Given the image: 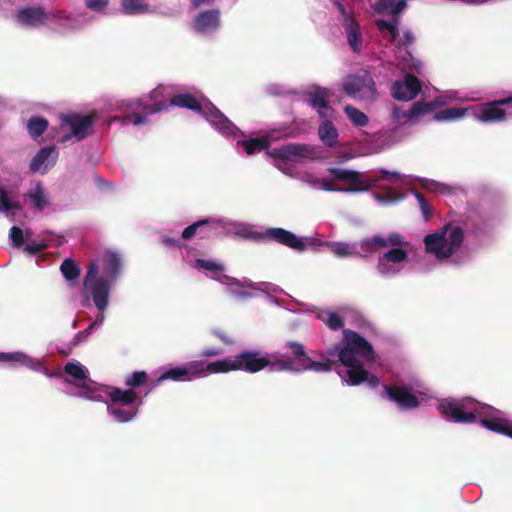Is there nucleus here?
Instances as JSON below:
<instances>
[{"instance_id": "nucleus-1", "label": "nucleus", "mask_w": 512, "mask_h": 512, "mask_svg": "<svg viewBox=\"0 0 512 512\" xmlns=\"http://www.w3.org/2000/svg\"><path fill=\"white\" fill-rule=\"evenodd\" d=\"M405 243L404 237L398 232H392L387 237L380 234L363 239L360 247L365 252H376L380 249L392 246L378 257L377 271L385 277L396 275L400 268L398 265L407 261L408 253L401 246Z\"/></svg>"}, {"instance_id": "nucleus-2", "label": "nucleus", "mask_w": 512, "mask_h": 512, "mask_svg": "<svg viewBox=\"0 0 512 512\" xmlns=\"http://www.w3.org/2000/svg\"><path fill=\"white\" fill-rule=\"evenodd\" d=\"M98 272V263L96 261L91 262L83 281L82 295L86 302L92 299L96 308L103 312L108 306L111 281H108L107 278L98 277ZM103 320L104 314L101 313L99 319L92 323L85 332H89L97 322H102Z\"/></svg>"}, {"instance_id": "nucleus-3", "label": "nucleus", "mask_w": 512, "mask_h": 512, "mask_svg": "<svg viewBox=\"0 0 512 512\" xmlns=\"http://www.w3.org/2000/svg\"><path fill=\"white\" fill-rule=\"evenodd\" d=\"M464 241V231L459 226L447 224L439 231L424 238L425 249L438 260L448 259L456 253Z\"/></svg>"}, {"instance_id": "nucleus-4", "label": "nucleus", "mask_w": 512, "mask_h": 512, "mask_svg": "<svg viewBox=\"0 0 512 512\" xmlns=\"http://www.w3.org/2000/svg\"><path fill=\"white\" fill-rule=\"evenodd\" d=\"M342 90L351 98L373 102L377 98L376 85L370 71L360 69L348 75L342 84Z\"/></svg>"}, {"instance_id": "nucleus-5", "label": "nucleus", "mask_w": 512, "mask_h": 512, "mask_svg": "<svg viewBox=\"0 0 512 512\" xmlns=\"http://www.w3.org/2000/svg\"><path fill=\"white\" fill-rule=\"evenodd\" d=\"M482 404L472 398L461 400L445 399L440 402L438 408L442 415L451 418L457 423H473L477 415L481 414Z\"/></svg>"}, {"instance_id": "nucleus-6", "label": "nucleus", "mask_w": 512, "mask_h": 512, "mask_svg": "<svg viewBox=\"0 0 512 512\" xmlns=\"http://www.w3.org/2000/svg\"><path fill=\"white\" fill-rule=\"evenodd\" d=\"M328 171L333 175L335 180L344 181L350 184L345 188H338L332 184L330 180H318L319 185L325 191H341V192H364L371 189L378 179L371 181H363L361 173L355 170H347L341 168H329Z\"/></svg>"}, {"instance_id": "nucleus-7", "label": "nucleus", "mask_w": 512, "mask_h": 512, "mask_svg": "<svg viewBox=\"0 0 512 512\" xmlns=\"http://www.w3.org/2000/svg\"><path fill=\"white\" fill-rule=\"evenodd\" d=\"M95 121L94 114L79 115L77 113H68L60 115V129H70L71 132L62 135L58 141L61 143L68 142L72 137L78 141L85 139L92 132V127Z\"/></svg>"}, {"instance_id": "nucleus-8", "label": "nucleus", "mask_w": 512, "mask_h": 512, "mask_svg": "<svg viewBox=\"0 0 512 512\" xmlns=\"http://www.w3.org/2000/svg\"><path fill=\"white\" fill-rule=\"evenodd\" d=\"M500 414L498 409L482 404L481 414L478 416L481 417L480 423L483 427L512 438V421L500 417Z\"/></svg>"}, {"instance_id": "nucleus-9", "label": "nucleus", "mask_w": 512, "mask_h": 512, "mask_svg": "<svg viewBox=\"0 0 512 512\" xmlns=\"http://www.w3.org/2000/svg\"><path fill=\"white\" fill-rule=\"evenodd\" d=\"M313 152V147L308 144L289 143L270 150L268 154L275 160L299 162L312 155Z\"/></svg>"}, {"instance_id": "nucleus-10", "label": "nucleus", "mask_w": 512, "mask_h": 512, "mask_svg": "<svg viewBox=\"0 0 512 512\" xmlns=\"http://www.w3.org/2000/svg\"><path fill=\"white\" fill-rule=\"evenodd\" d=\"M382 397H387L390 401L397 404L401 410H410L419 406L418 398L410 392L405 385H384Z\"/></svg>"}, {"instance_id": "nucleus-11", "label": "nucleus", "mask_w": 512, "mask_h": 512, "mask_svg": "<svg viewBox=\"0 0 512 512\" xmlns=\"http://www.w3.org/2000/svg\"><path fill=\"white\" fill-rule=\"evenodd\" d=\"M235 369L249 373H256L270 364V359L262 356L259 351L246 350L234 357Z\"/></svg>"}, {"instance_id": "nucleus-12", "label": "nucleus", "mask_w": 512, "mask_h": 512, "mask_svg": "<svg viewBox=\"0 0 512 512\" xmlns=\"http://www.w3.org/2000/svg\"><path fill=\"white\" fill-rule=\"evenodd\" d=\"M306 100L309 105L316 109L321 118H328L333 109L329 105V99L332 96V92L321 86H314L306 92Z\"/></svg>"}, {"instance_id": "nucleus-13", "label": "nucleus", "mask_w": 512, "mask_h": 512, "mask_svg": "<svg viewBox=\"0 0 512 512\" xmlns=\"http://www.w3.org/2000/svg\"><path fill=\"white\" fill-rule=\"evenodd\" d=\"M421 90V82L414 74H407L403 81H397L392 86V96L400 101L414 99Z\"/></svg>"}, {"instance_id": "nucleus-14", "label": "nucleus", "mask_w": 512, "mask_h": 512, "mask_svg": "<svg viewBox=\"0 0 512 512\" xmlns=\"http://www.w3.org/2000/svg\"><path fill=\"white\" fill-rule=\"evenodd\" d=\"M58 151L55 146L41 148L32 158L29 169L31 172L47 173L57 162Z\"/></svg>"}, {"instance_id": "nucleus-15", "label": "nucleus", "mask_w": 512, "mask_h": 512, "mask_svg": "<svg viewBox=\"0 0 512 512\" xmlns=\"http://www.w3.org/2000/svg\"><path fill=\"white\" fill-rule=\"evenodd\" d=\"M50 14L40 6H31L19 9L16 12V21L25 27L36 28L42 26L49 19Z\"/></svg>"}, {"instance_id": "nucleus-16", "label": "nucleus", "mask_w": 512, "mask_h": 512, "mask_svg": "<svg viewBox=\"0 0 512 512\" xmlns=\"http://www.w3.org/2000/svg\"><path fill=\"white\" fill-rule=\"evenodd\" d=\"M345 343L351 347L361 358L372 362L375 359V352L372 345L359 333L352 330H344Z\"/></svg>"}, {"instance_id": "nucleus-17", "label": "nucleus", "mask_w": 512, "mask_h": 512, "mask_svg": "<svg viewBox=\"0 0 512 512\" xmlns=\"http://www.w3.org/2000/svg\"><path fill=\"white\" fill-rule=\"evenodd\" d=\"M264 238L276 241L277 243L287 246L295 251L301 252L306 249V244L302 239L284 228H269L266 230Z\"/></svg>"}, {"instance_id": "nucleus-18", "label": "nucleus", "mask_w": 512, "mask_h": 512, "mask_svg": "<svg viewBox=\"0 0 512 512\" xmlns=\"http://www.w3.org/2000/svg\"><path fill=\"white\" fill-rule=\"evenodd\" d=\"M512 105V94L509 97L484 104L480 111V120L483 122H502L506 120L507 112L501 106Z\"/></svg>"}, {"instance_id": "nucleus-19", "label": "nucleus", "mask_w": 512, "mask_h": 512, "mask_svg": "<svg viewBox=\"0 0 512 512\" xmlns=\"http://www.w3.org/2000/svg\"><path fill=\"white\" fill-rule=\"evenodd\" d=\"M203 114L207 120L225 134H232L235 125L212 103L203 106Z\"/></svg>"}, {"instance_id": "nucleus-20", "label": "nucleus", "mask_w": 512, "mask_h": 512, "mask_svg": "<svg viewBox=\"0 0 512 512\" xmlns=\"http://www.w3.org/2000/svg\"><path fill=\"white\" fill-rule=\"evenodd\" d=\"M220 25V11L211 9L201 12L193 21V29L198 33L215 31Z\"/></svg>"}, {"instance_id": "nucleus-21", "label": "nucleus", "mask_w": 512, "mask_h": 512, "mask_svg": "<svg viewBox=\"0 0 512 512\" xmlns=\"http://www.w3.org/2000/svg\"><path fill=\"white\" fill-rule=\"evenodd\" d=\"M171 88L165 85H158L150 93V100L153 102L152 105H144L143 108L148 110L150 113H158L163 110L170 108L168 98L171 99Z\"/></svg>"}, {"instance_id": "nucleus-22", "label": "nucleus", "mask_w": 512, "mask_h": 512, "mask_svg": "<svg viewBox=\"0 0 512 512\" xmlns=\"http://www.w3.org/2000/svg\"><path fill=\"white\" fill-rule=\"evenodd\" d=\"M346 374L350 385L355 386L363 382H367L371 388H376L379 385V378L376 375L369 373L363 367V363L348 367Z\"/></svg>"}, {"instance_id": "nucleus-23", "label": "nucleus", "mask_w": 512, "mask_h": 512, "mask_svg": "<svg viewBox=\"0 0 512 512\" xmlns=\"http://www.w3.org/2000/svg\"><path fill=\"white\" fill-rule=\"evenodd\" d=\"M103 264V278H107L108 281L113 282L121 268V259L116 252L107 251L103 255L102 259Z\"/></svg>"}, {"instance_id": "nucleus-24", "label": "nucleus", "mask_w": 512, "mask_h": 512, "mask_svg": "<svg viewBox=\"0 0 512 512\" xmlns=\"http://www.w3.org/2000/svg\"><path fill=\"white\" fill-rule=\"evenodd\" d=\"M348 43L354 52H359L362 47V34L359 24L351 17L346 16V23H344Z\"/></svg>"}, {"instance_id": "nucleus-25", "label": "nucleus", "mask_w": 512, "mask_h": 512, "mask_svg": "<svg viewBox=\"0 0 512 512\" xmlns=\"http://www.w3.org/2000/svg\"><path fill=\"white\" fill-rule=\"evenodd\" d=\"M169 105L170 107L177 106L186 108L197 113L203 111L201 103L190 93H179L172 96Z\"/></svg>"}, {"instance_id": "nucleus-26", "label": "nucleus", "mask_w": 512, "mask_h": 512, "mask_svg": "<svg viewBox=\"0 0 512 512\" xmlns=\"http://www.w3.org/2000/svg\"><path fill=\"white\" fill-rule=\"evenodd\" d=\"M318 136L322 143L330 148L338 146V131L334 124L326 120L319 125Z\"/></svg>"}, {"instance_id": "nucleus-27", "label": "nucleus", "mask_w": 512, "mask_h": 512, "mask_svg": "<svg viewBox=\"0 0 512 512\" xmlns=\"http://www.w3.org/2000/svg\"><path fill=\"white\" fill-rule=\"evenodd\" d=\"M108 396L112 402L111 405L121 404L123 406H129L136 402L138 395L132 390H124L118 387H113L108 392Z\"/></svg>"}, {"instance_id": "nucleus-28", "label": "nucleus", "mask_w": 512, "mask_h": 512, "mask_svg": "<svg viewBox=\"0 0 512 512\" xmlns=\"http://www.w3.org/2000/svg\"><path fill=\"white\" fill-rule=\"evenodd\" d=\"M436 108V104L434 102H424L418 101L412 104L409 109V121L414 124L417 122V119L421 116H424L430 112H432Z\"/></svg>"}, {"instance_id": "nucleus-29", "label": "nucleus", "mask_w": 512, "mask_h": 512, "mask_svg": "<svg viewBox=\"0 0 512 512\" xmlns=\"http://www.w3.org/2000/svg\"><path fill=\"white\" fill-rule=\"evenodd\" d=\"M241 145L243 146L248 155H252L255 152H261L267 149L270 146V140L266 136H261L257 138L244 140L241 142Z\"/></svg>"}, {"instance_id": "nucleus-30", "label": "nucleus", "mask_w": 512, "mask_h": 512, "mask_svg": "<svg viewBox=\"0 0 512 512\" xmlns=\"http://www.w3.org/2000/svg\"><path fill=\"white\" fill-rule=\"evenodd\" d=\"M216 223L217 220L214 218H206L196 221L183 230L181 237L183 240H190L192 237L197 235L200 228H212Z\"/></svg>"}, {"instance_id": "nucleus-31", "label": "nucleus", "mask_w": 512, "mask_h": 512, "mask_svg": "<svg viewBox=\"0 0 512 512\" xmlns=\"http://www.w3.org/2000/svg\"><path fill=\"white\" fill-rule=\"evenodd\" d=\"M335 349L338 350L339 361L347 368L362 363L357 359L356 356L358 355L347 344L345 346H336Z\"/></svg>"}, {"instance_id": "nucleus-32", "label": "nucleus", "mask_w": 512, "mask_h": 512, "mask_svg": "<svg viewBox=\"0 0 512 512\" xmlns=\"http://www.w3.org/2000/svg\"><path fill=\"white\" fill-rule=\"evenodd\" d=\"M234 358H225L217 360L206 365V370L210 374L226 373L229 371H236Z\"/></svg>"}, {"instance_id": "nucleus-33", "label": "nucleus", "mask_w": 512, "mask_h": 512, "mask_svg": "<svg viewBox=\"0 0 512 512\" xmlns=\"http://www.w3.org/2000/svg\"><path fill=\"white\" fill-rule=\"evenodd\" d=\"M27 130L31 137L41 136L48 128V121L39 116H33L27 121Z\"/></svg>"}, {"instance_id": "nucleus-34", "label": "nucleus", "mask_w": 512, "mask_h": 512, "mask_svg": "<svg viewBox=\"0 0 512 512\" xmlns=\"http://www.w3.org/2000/svg\"><path fill=\"white\" fill-rule=\"evenodd\" d=\"M344 112L354 126L364 127L369 123L368 116L361 110L351 105H346L344 107Z\"/></svg>"}, {"instance_id": "nucleus-35", "label": "nucleus", "mask_w": 512, "mask_h": 512, "mask_svg": "<svg viewBox=\"0 0 512 512\" xmlns=\"http://www.w3.org/2000/svg\"><path fill=\"white\" fill-rule=\"evenodd\" d=\"M107 410L118 422L121 423L131 421L138 412L137 408L134 407L129 409H122L116 407L115 405H108Z\"/></svg>"}, {"instance_id": "nucleus-36", "label": "nucleus", "mask_w": 512, "mask_h": 512, "mask_svg": "<svg viewBox=\"0 0 512 512\" xmlns=\"http://www.w3.org/2000/svg\"><path fill=\"white\" fill-rule=\"evenodd\" d=\"M123 10L126 14H142L149 10L148 4L144 0H121Z\"/></svg>"}, {"instance_id": "nucleus-37", "label": "nucleus", "mask_w": 512, "mask_h": 512, "mask_svg": "<svg viewBox=\"0 0 512 512\" xmlns=\"http://www.w3.org/2000/svg\"><path fill=\"white\" fill-rule=\"evenodd\" d=\"M64 372L78 381H85L88 378V370L80 363L67 362Z\"/></svg>"}, {"instance_id": "nucleus-38", "label": "nucleus", "mask_w": 512, "mask_h": 512, "mask_svg": "<svg viewBox=\"0 0 512 512\" xmlns=\"http://www.w3.org/2000/svg\"><path fill=\"white\" fill-rule=\"evenodd\" d=\"M465 113L466 109L464 108L451 107L436 112L433 119L436 121H451L464 116Z\"/></svg>"}, {"instance_id": "nucleus-39", "label": "nucleus", "mask_w": 512, "mask_h": 512, "mask_svg": "<svg viewBox=\"0 0 512 512\" xmlns=\"http://www.w3.org/2000/svg\"><path fill=\"white\" fill-rule=\"evenodd\" d=\"M60 271L63 274V276L65 277V279L68 281L75 280L80 275L79 266L71 258H67L62 262V264L60 266Z\"/></svg>"}, {"instance_id": "nucleus-40", "label": "nucleus", "mask_w": 512, "mask_h": 512, "mask_svg": "<svg viewBox=\"0 0 512 512\" xmlns=\"http://www.w3.org/2000/svg\"><path fill=\"white\" fill-rule=\"evenodd\" d=\"M0 362H7L12 365L20 364L23 366H29L31 359L21 352L4 353L0 352Z\"/></svg>"}, {"instance_id": "nucleus-41", "label": "nucleus", "mask_w": 512, "mask_h": 512, "mask_svg": "<svg viewBox=\"0 0 512 512\" xmlns=\"http://www.w3.org/2000/svg\"><path fill=\"white\" fill-rule=\"evenodd\" d=\"M333 364L334 362L329 359L326 360L325 362H319L314 361L310 357H308L307 359H305V363L303 364V366L299 369L300 371L311 370L314 372H327L332 369Z\"/></svg>"}, {"instance_id": "nucleus-42", "label": "nucleus", "mask_w": 512, "mask_h": 512, "mask_svg": "<svg viewBox=\"0 0 512 512\" xmlns=\"http://www.w3.org/2000/svg\"><path fill=\"white\" fill-rule=\"evenodd\" d=\"M28 197L33 201L34 207L39 211L44 210L48 206L42 185L39 183L35 189L28 193Z\"/></svg>"}, {"instance_id": "nucleus-43", "label": "nucleus", "mask_w": 512, "mask_h": 512, "mask_svg": "<svg viewBox=\"0 0 512 512\" xmlns=\"http://www.w3.org/2000/svg\"><path fill=\"white\" fill-rule=\"evenodd\" d=\"M286 347L290 349L294 359L298 361V368H301L305 363V359L309 357L306 354L304 345L297 341H288Z\"/></svg>"}, {"instance_id": "nucleus-44", "label": "nucleus", "mask_w": 512, "mask_h": 512, "mask_svg": "<svg viewBox=\"0 0 512 512\" xmlns=\"http://www.w3.org/2000/svg\"><path fill=\"white\" fill-rule=\"evenodd\" d=\"M319 318L334 331L340 330L344 326L342 317L336 312H327L319 315Z\"/></svg>"}, {"instance_id": "nucleus-45", "label": "nucleus", "mask_w": 512, "mask_h": 512, "mask_svg": "<svg viewBox=\"0 0 512 512\" xmlns=\"http://www.w3.org/2000/svg\"><path fill=\"white\" fill-rule=\"evenodd\" d=\"M185 376H188V370L185 367H176L164 372L157 378L156 383L158 384L164 380L181 381Z\"/></svg>"}, {"instance_id": "nucleus-46", "label": "nucleus", "mask_w": 512, "mask_h": 512, "mask_svg": "<svg viewBox=\"0 0 512 512\" xmlns=\"http://www.w3.org/2000/svg\"><path fill=\"white\" fill-rule=\"evenodd\" d=\"M379 6L392 15H398L405 9L407 2L406 0H381Z\"/></svg>"}, {"instance_id": "nucleus-47", "label": "nucleus", "mask_w": 512, "mask_h": 512, "mask_svg": "<svg viewBox=\"0 0 512 512\" xmlns=\"http://www.w3.org/2000/svg\"><path fill=\"white\" fill-rule=\"evenodd\" d=\"M331 251L339 257L355 256L359 253L354 247L344 242H336L330 245Z\"/></svg>"}, {"instance_id": "nucleus-48", "label": "nucleus", "mask_w": 512, "mask_h": 512, "mask_svg": "<svg viewBox=\"0 0 512 512\" xmlns=\"http://www.w3.org/2000/svg\"><path fill=\"white\" fill-rule=\"evenodd\" d=\"M376 27L380 32L387 31L389 33L390 42H394L399 35L396 23H390L387 20L378 19L376 20Z\"/></svg>"}, {"instance_id": "nucleus-49", "label": "nucleus", "mask_w": 512, "mask_h": 512, "mask_svg": "<svg viewBox=\"0 0 512 512\" xmlns=\"http://www.w3.org/2000/svg\"><path fill=\"white\" fill-rule=\"evenodd\" d=\"M271 372L280 371H294L299 372L300 369L295 368L291 360L278 359L275 361L270 360V364L267 366Z\"/></svg>"}, {"instance_id": "nucleus-50", "label": "nucleus", "mask_w": 512, "mask_h": 512, "mask_svg": "<svg viewBox=\"0 0 512 512\" xmlns=\"http://www.w3.org/2000/svg\"><path fill=\"white\" fill-rule=\"evenodd\" d=\"M148 375L144 371H136L132 375L126 378L125 384L131 388H137L146 384Z\"/></svg>"}, {"instance_id": "nucleus-51", "label": "nucleus", "mask_w": 512, "mask_h": 512, "mask_svg": "<svg viewBox=\"0 0 512 512\" xmlns=\"http://www.w3.org/2000/svg\"><path fill=\"white\" fill-rule=\"evenodd\" d=\"M195 267L197 269H203L211 272H222L224 271V266L222 264L216 263L212 260H206L202 258H197L195 260Z\"/></svg>"}, {"instance_id": "nucleus-52", "label": "nucleus", "mask_w": 512, "mask_h": 512, "mask_svg": "<svg viewBox=\"0 0 512 512\" xmlns=\"http://www.w3.org/2000/svg\"><path fill=\"white\" fill-rule=\"evenodd\" d=\"M206 363L204 361H192L185 367L188 370V375H206Z\"/></svg>"}, {"instance_id": "nucleus-53", "label": "nucleus", "mask_w": 512, "mask_h": 512, "mask_svg": "<svg viewBox=\"0 0 512 512\" xmlns=\"http://www.w3.org/2000/svg\"><path fill=\"white\" fill-rule=\"evenodd\" d=\"M9 236L12 240L14 247H16V248L22 247V245L24 244V237H23V231L21 228H19L17 226H13L10 229Z\"/></svg>"}, {"instance_id": "nucleus-54", "label": "nucleus", "mask_w": 512, "mask_h": 512, "mask_svg": "<svg viewBox=\"0 0 512 512\" xmlns=\"http://www.w3.org/2000/svg\"><path fill=\"white\" fill-rule=\"evenodd\" d=\"M416 198L418 200L420 209L422 211V214L426 220H428L432 216V209L428 203V201L425 199L424 195L420 192L416 193Z\"/></svg>"}, {"instance_id": "nucleus-55", "label": "nucleus", "mask_w": 512, "mask_h": 512, "mask_svg": "<svg viewBox=\"0 0 512 512\" xmlns=\"http://www.w3.org/2000/svg\"><path fill=\"white\" fill-rule=\"evenodd\" d=\"M78 391L76 393V396L78 397H85L88 399L94 398V393L96 392V389L91 387L90 385L86 383L77 384Z\"/></svg>"}, {"instance_id": "nucleus-56", "label": "nucleus", "mask_w": 512, "mask_h": 512, "mask_svg": "<svg viewBox=\"0 0 512 512\" xmlns=\"http://www.w3.org/2000/svg\"><path fill=\"white\" fill-rule=\"evenodd\" d=\"M379 173L381 174L380 177H371L370 179H368L367 181H371L373 179H378V181L376 183H378L380 180H384V179H387V180H390V181H397L400 179V174L398 172H390V171H387L385 169H381L379 171ZM377 184H375L373 187H375Z\"/></svg>"}, {"instance_id": "nucleus-57", "label": "nucleus", "mask_w": 512, "mask_h": 512, "mask_svg": "<svg viewBox=\"0 0 512 512\" xmlns=\"http://www.w3.org/2000/svg\"><path fill=\"white\" fill-rule=\"evenodd\" d=\"M146 121H147V117L143 116L139 113H133V114L127 115V116L123 117V120H122V122L124 124L133 123L135 125H140L142 123H145Z\"/></svg>"}, {"instance_id": "nucleus-58", "label": "nucleus", "mask_w": 512, "mask_h": 512, "mask_svg": "<svg viewBox=\"0 0 512 512\" xmlns=\"http://www.w3.org/2000/svg\"><path fill=\"white\" fill-rule=\"evenodd\" d=\"M212 334L225 345L231 346L234 344V340L231 337H229L228 333L222 329H216L212 332Z\"/></svg>"}, {"instance_id": "nucleus-59", "label": "nucleus", "mask_w": 512, "mask_h": 512, "mask_svg": "<svg viewBox=\"0 0 512 512\" xmlns=\"http://www.w3.org/2000/svg\"><path fill=\"white\" fill-rule=\"evenodd\" d=\"M48 247V245L44 242L42 243H33V244H27L24 248V250L29 253L30 255H36L39 252L45 250Z\"/></svg>"}, {"instance_id": "nucleus-60", "label": "nucleus", "mask_w": 512, "mask_h": 512, "mask_svg": "<svg viewBox=\"0 0 512 512\" xmlns=\"http://www.w3.org/2000/svg\"><path fill=\"white\" fill-rule=\"evenodd\" d=\"M9 197L7 191L0 186V212H9Z\"/></svg>"}, {"instance_id": "nucleus-61", "label": "nucleus", "mask_w": 512, "mask_h": 512, "mask_svg": "<svg viewBox=\"0 0 512 512\" xmlns=\"http://www.w3.org/2000/svg\"><path fill=\"white\" fill-rule=\"evenodd\" d=\"M108 4V0H86V5L93 11H101Z\"/></svg>"}, {"instance_id": "nucleus-62", "label": "nucleus", "mask_w": 512, "mask_h": 512, "mask_svg": "<svg viewBox=\"0 0 512 512\" xmlns=\"http://www.w3.org/2000/svg\"><path fill=\"white\" fill-rule=\"evenodd\" d=\"M415 41V36L411 31H405L401 40L399 41V46L408 47L412 45Z\"/></svg>"}, {"instance_id": "nucleus-63", "label": "nucleus", "mask_w": 512, "mask_h": 512, "mask_svg": "<svg viewBox=\"0 0 512 512\" xmlns=\"http://www.w3.org/2000/svg\"><path fill=\"white\" fill-rule=\"evenodd\" d=\"M219 224L220 221L217 220V223L212 228H200L197 232V235L200 238H208L215 233L216 229L219 227Z\"/></svg>"}, {"instance_id": "nucleus-64", "label": "nucleus", "mask_w": 512, "mask_h": 512, "mask_svg": "<svg viewBox=\"0 0 512 512\" xmlns=\"http://www.w3.org/2000/svg\"><path fill=\"white\" fill-rule=\"evenodd\" d=\"M409 110H404L400 107L395 106L393 108L392 116L394 120L400 121L401 119L407 118L409 120Z\"/></svg>"}]
</instances>
